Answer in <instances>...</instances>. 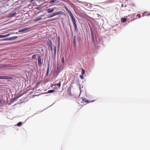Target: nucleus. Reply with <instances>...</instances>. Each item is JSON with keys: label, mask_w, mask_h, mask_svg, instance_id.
<instances>
[{"label": "nucleus", "mask_w": 150, "mask_h": 150, "mask_svg": "<svg viewBox=\"0 0 150 150\" xmlns=\"http://www.w3.org/2000/svg\"><path fill=\"white\" fill-rule=\"evenodd\" d=\"M121 6L122 7H124V4H122L121 5Z\"/></svg>", "instance_id": "31"}, {"label": "nucleus", "mask_w": 150, "mask_h": 150, "mask_svg": "<svg viewBox=\"0 0 150 150\" xmlns=\"http://www.w3.org/2000/svg\"><path fill=\"white\" fill-rule=\"evenodd\" d=\"M150 15V14H147V16H149V15Z\"/></svg>", "instance_id": "33"}, {"label": "nucleus", "mask_w": 150, "mask_h": 150, "mask_svg": "<svg viewBox=\"0 0 150 150\" xmlns=\"http://www.w3.org/2000/svg\"><path fill=\"white\" fill-rule=\"evenodd\" d=\"M58 71L59 69L58 68H57V70H54V72L53 74L54 76H57L58 75L59 73Z\"/></svg>", "instance_id": "9"}, {"label": "nucleus", "mask_w": 150, "mask_h": 150, "mask_svg": "<svg viewBox=\"0 0 150 150\" xmlns=\"http://www.w3.org/2000/svg\"><path fill=\"white\" fill-rule=\"evenodd\" d=\"M73 43L74 47H76V37L74 36L73 38Z\"/></svg>", "instance_id": "14"}, {"label": "nucleus", "mask_w": 150, "mask_h": 150, "mask_svg": "<svg viewBox=\"0 0 150 150\" xmlns=\"http://www.w3.org/2000/svg\"><path fill=\"white\" fill-rule=\"evenodd\" d=\"M38 54H34L32 56V58L33 59H36V57L38 55Z\"/></svg>", "instance_id": "16"}, {"label": "nucleus", "mask_w": 150, "mask_h": 150, "mask_svg": "<svg viewBox=\"0 0 150 150\" xmlns=\"http://www.w3.org/2000/svg\"><path fill=\"white\" fill-rule=\"evenodd\" d=\"M49 46L50 48V49L52 51L53 48H52V43H51L49 45Z\"/></svg>", "instance_id": "18"}, {"label": "nucleus", "mask_w": 150, "mask_h": 150, "mask_svg": "<svg viewBox=\"0 0 150 150\" xmlns=\"http://www.w3.org/2000/svg\"><path fill=\"white\" fill-rule=\"evenodd\" d=\"M54 53L56 54V46H55L54 47Z\"/></svg>", "instance_id": "24"}, {"label": "nucleus", "mask_w": 150, "mask_h": 150, "mask_svg": "<svg viewBox=\"0 0 150 150\" xmlns=\"http://www.w3.org/2000/svg\"><path fill=\"white\" fill-rule=\"evenodd\" d=\"M64 8L67 11V12H68L69 10L66 6H64Z\"/></svg>", "instance_id": "26"}, {"label": "nucleus", "mask_w": 150, "mask_h": 150, "mask_svg": "<svg viewBox=\"0 0 150 150\" xmlns=\"http://www.w3.org/2000/svg\"><path fill=\"white\" fill-rule=\"evenodd\" d=\"M81 99L83 102H87V103H88V101L87 100H86L84 98H82Z\"/></svg>", "instance_id": "17"}, {"label": "nucleus", "mask_w": 150, "mask_h": 150, "mask_svg": "<svg viewBox=\"0 0 150 150\" xmlns=\"http://www.w3.org/2000/svg\"><path fill=\"white\" fill-rule=\"evenodd\" d=\"M85 73V70L83 69L82 71L81 74L82 75H84Z\"/></svg>", "instance_id": "22"}, {"label": "nucleus", "mask_w": 150, "mask_h": 150, "mask_svg": "<svg viewBox=\"0 0 150 150\" xmlns=\"http://www.w3.org/2000/svg\"><path fill=\"white\" fill-rule=\"evenodd\" d=\"M91 32V36L92 40L94 41V34L93 33V30L91 28H90Z\"/></svg>", "instance_id": "10"}, {"label": "nucleus", "mask_w": 150, "mask_h": 150, "mask_svg": "<svg viewBox=\"0 0 150 150\" xmlns=\"http://www.w3.org/2000/svg\"><path fill=\"white\" fill-rule=\"evenodd\" d=\"M57 0H51V1H50V3L51 4H52L55 1H57Z\"/></svg>", "instance_id": "23"}, {"label": "nucleus", "mask_w": 150, "mask_h": 150, "mask_svg": "<svg viewBox=\"0 0 150 150\" xmlns=\"http://www.w3.org/2000/svg\"><path fill=\"white\" fill-rule=\"evenodd\" d=\"M16 13L15 12L11 13L8 15V17L9 18H11L16 15Z\"/></svg>", "instance_id": "8"}, {"label": "nucleus", "mask_w": 150, "mask_h": 150, "mask_svg": "<svg viewBox=\"0 0 150 150\" xmlns=\"http://www.w3.org/2000/svg\"><path fill=\"white\" fill-rule=\"evenodd\" d=\"M127 19L126 18H123L121 19V21L123 23H125L127 21Z\"/></svg>", "instance_id": "15"}, {"label": "nucleus", "mask_w": 150, "mask_h": 150, "mask_svg": "<svg viewBox=\"0 0 150 150\" xmlns=\"http://www.w3.org/2000/svg\"><path fill=\"white\" fill-rule=\"evenodd\" d=\"M62 62H64V57L62 58Z\"/></svg>", "instance_id": "32"}, {"label": "nucleus", "mask_w": 150, "mask_h": 150, "mask_svg": "<svg viewBox=\"0 0 150 150\" xmlns=\"http://www.w3.org/2000/svg\"><path fill=\"white\" fill-rule=\"evenodd\" d=\"M61 12L60 11H59L57 12L54 13H53L50 16H49V18H51L54 16L59 15L60 14H61Z\"/></svg>", "instance_id": "4"}, {"label": "nucleus", "mask_w": 150, "mask_h": 150, "mask_svg": "<svg viewBox=\"0 0 150 150\" xmlns=\"http://www.w3.org/2000/svg\"><path fill=\"white\" fill-rule=\"evenodd\" d=\"M41 17H40V18H37L36 21H39V20H41Z\"/></svg>", "instance_id": "27"}, {"label": "nucleus", "mask_w": 150, "mask_h": 150, "mask_svg": "<svg viewBox=\"0 0 150 150\" xmlns=\"http://www.w3.org/2000/svg\"><path fill=\"white\" fill-rule=\"evenodd\" d=\"M146 12L144 13L143 14V16H144L145 14L146 13Z\"/></svg>", "instance_id": "30"}, {"label": "nucleus", "mask_w": 150, "mask_h": 150, "mask_svg": "<svg viewBox=\"0 0 150 150\" xmlns=\"http://www.w3.org/2000/svg\"><path fill=\"white\" fill-rule=\"evenodd\" d=\"M18 38L17 36H14L13 37H11L8 38H6L2 39L0 40V41H6V40H12L16 39Z\"/></svg>", "instance_id": "2"}, {"label": "nucleus", "mask_w": 150, "mask_h": 150, "mask_svg": "<svg viewBox=\"0 0 150 150\" xmlns=\"http://www.w3.org/2000/svg\"><path fill=\"white\" fill-rule=\"evenodd\" d=\"M38 64L39 66H42V64L43 60H42L40 54L38 55Z\"/></svg>", "instance_id": "3"}, {"label": "nucleus", "mask_w": 150, "mask_h": 150, "mask_svg": "<svg viewBox=\"0 0 150 150\" xmlns=\"http://www.w3.org/2000/svg\"><path fill=\"white\" fill-rule=\"evenodd\" d=\"M12 78L7 76H0V79H12Z\"/></svg>", "instance_id": "6"}, {"label": "nucleus", "mask_w": 150, "mask_h": 150, "mask_svg": "<svg viewBox=\"0 0 150 150\" xmlns=\"http://www.w3.org/2000/svg\"><path fill=\"white\" fill-rule=\"evenodd\" d=\"M10 34H8L6 35H0V38H4L7 37L8 36H9L10 35Z\"/></svg>", "instance_id": "12"}, {"label": "nucleus", "mask_w": 150, "mask_h": 150, "mask_svg": "<svg viewBox=\"0 0 150 150\" xmlns=\"http://www.w3.org/2000/svg\"><path fill=\"white\" fill-rule=\"evenodd\" d=\"M80 78L81 79H83L84 78V76H83V75H81L80 76Z\"/></svg>", "instance_id": "25"}, {"label": "nucleus", "mask_w": 150, "mask_h": 150, "mask_svg": "<svg viewBox=\"0 0 150 150\" xmlns=\"http://www.w3.org/2000/svg\"><path fill=\"white\" fill-rule=\"evenodd\" d=\"M97 15L98 17H102V16L100 15H99L98 14H97Z\"/></svg>", "instance_id": "29"}, {"label": "nucleus", "mask_w": 150, "mask_h": 150, "mask_svg": "<svg viewBox=\"0 0 150 150\" xmlns=\"http://www.w3.org/2000/svg\"><path fill=\"white\" fill-rule=\"evenodd\" d=\"M57 81H55V84H54V86H58L59 87H60L61 86V82H59V83H57Z\"/></svg>", "instance_id": "13"}, {"label": "nucleus", "mask_w": 150, "mask_h": 150, "mask_svg": "<svg viewBox=\"0 0 150 150\" xmlns=\"http://www.w3.org/2000/svg\"><path fill=\"white\" fill-rule=\"evenodd\" d=\"M71 21L73 22V24H74V27L75 29V30L76 31H77L78 30L77 27V24L76 23V20L74 17L73 16L71 17Z\"/></svg>", "instance_id": "1"}, {"label": "nucleus", "mask_w": 150, "mask_h": 150, "mask_svg": "<svg viewBox=\"0 0 150 150\" xmlns=\"http://www.w3.org/2000/svg\"><path fill=\"white\" fill-rule=\"evenodd\" d=\"M50 64L49 63L48 64V67L47 69V74L46 75L47 76L48 75V74L49 73V71H50Z\"/></svg>", "instance_id": "11"}, {"label": "nucleus", "mask_w": 150, "mask_h": 150, "mask_svg": "<svg viewBox=\"0 0 150 150\" xmlns=\"http://www.w3.org/2000/svg\"><path fill=\"white\" fill-rule=\"evenodd\" d=\"M30 29V28H25L23 29H21L20 30H18V32L19 33L21 32H24V31H25L28 30H29Z\"/></svg>", "instance_id": "7"}, {"label": "nucleus", "mask_w": 150, "mask_h": 150, "mask_svg": "<svg viewBox=\"0 0 150 150\" xmlns=\"http://www.w3.org/2000/svg\"><path fill=\"white\" fill-rule=\"evenodd\" d=\"M54 91L53 90H49L48 91V93H53Z\"/></svg>", "instance_id": "20"}, {"label": "nucleus", "mask_w": 150, "mask_h": 150, "mask_svg": "<svg viewBox=\"0 0 150 150\" xmlns=\"http://www.w3.org/2000/svg\"><path fill=\"white\" fill-rule=\"evenodd\" d=\"M60 42H58V47H60Z\"/></svg>", "instance_id": "28"}, {"label": "nucleus", "mask_w": 150, "mask_h": 150, "mask_svg": "<svg viewBox=\"0 0 150 150\" xmlns=\"http://www.w3.org/2000/svg\"><path fill=\"white\" fill-rule=\"evenodd\" d=\"M22 125V123L21 122H19L17 124V126H20Z\"/></svg>", "instance_id": "21"}, {"label": "nucleus", "mask_w": 150, "mask_h": 150, "mask_svg": "<svg viewBox=\"0 0 150 150\" xmlns=\"http://www.w3.org/2000/svg\"><path fill=\"white\" fill-rule=\"evenodd\" d=\"M68 12L69 13V15L71 17L73 16V15L72 13L69 10Z\"/></svg>", "instance_id": "19"}, {"label": "nucleus", "mask_w": 150, "mask_h": 150, "mask_svg": "<svg viewBox=\"0 0 150 150\" xmlns=\"http://www.w3.org/2000/svg\"><path fill=\"white\" fill-rule=\"evenodd\" d=\"M56 9V8L55 7L48 8L47 9V12L48 13H51L53 12L54 9Z\"/></svg>", "instance_id": "5"}]
</instances>
